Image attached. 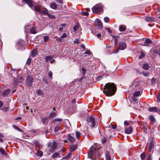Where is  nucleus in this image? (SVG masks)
<instances>
[{"instance_id":"obj_1","label":"nucleus","mask_w":160,"mask_h":160,"mask_svg":"<svg viewBox=\"0 0 160 160\" xmlns=\"http://www.w3.org/2000/svg\"><path fill=\"white\" fill-rule=\"evenodd\" d=\"M103 89L104 93L106 96H111L115 93L117 88L114 83L109 82L105 84Z\"/></svg>"},{"instance_id":"obj_2","label":"nucleus","mask_w":160,"mask_h":160,"mask_svg":"<svg viewBox=\"0 0 160 160\" xmlns=\"http://www.w3.org/2000/svg\"><path fill=\"white\" fill-rule=\"evenodd\" d=\"M99 150V148L98 146L95 145L92 146L88 151V157L92 159H95L99 158L100 155Z\"/></svg>"},{"instance_id":"obj_3","label":"nucleus","mask_w":160,"mask_h":160,"mask_svg":"<svg viewBox=\"0 0 160 160\" xmlns=\"http://www.w3.org/2000/svg\"><path fill=\"white\" fill-rule=\"evenodd\" d=\"M35 11L39 12L42 15L47 14L48 13V10L45 8L42 7L40 5L34 6L33 7Z\"/></svg>"},{"instance_id":"obj_4","label":"nucleus","mask_w":160,"mask_h":160,"mask_svg":"<svg viewBox=\"0 0 160 160\" xmlns=\"http://www.w3.org/2000/svg\"><path fill=\"white\" fill-rule=\"evenodd\" d=\"M88 124L91 127L93 128L96 125V121L95 118L92 116H90L88 117L87 119Z\"/></svg>"},{"instance_id":"obj_5","label":"nucleus","mask_w":160,"mask_h":160,"mask_svg":"<svg viewBox=\"0 0 160 160\" xmlns=\"http://www.w3.org/2000/svg\"><path fill=\"white\" fill-rule=\"evenodd\" d=\"M102 9V5L101 4L99 3L94 6L92 8V11L93 13H97L101 12Z\"/></svg>"},{"instance_id":"obj_6","label":"nucleus","mask_w":160,"mask_h":160,"mask_svg":"<svg viewBox=\"0 0 160 160\" xmlns=\"http://www.w3.org/2000/svg\"><path fill=\"white\" fill-rule=\"evenodd\" d=\"M126 45L123 42H121L119 43V46L118 49L114 52L115 53H117L118 52L119 49L123 50L126 48Z\"/></svg>"},{"instance_id":"obj_7","label":"nucleus","mask_w":160,"mask_h":160,"mask_svg":"<svg viewBox=\"0 0 160 160\" xmlns=\"http://www.w3.org/2000/svg\"><path fill=\"white\" fill-rule=\"evenodd\" d=\"M96 25L99 30H101L102 28V24L101 20L98 18L96 19Z\"/></svg>"},{"instance_id":"obj_8","label":"nucleus","mask_w":160,"mask_h":160,"mask_svg":"<svg viewBox=\"0 0 160 160\" xmlns=\"http://www.w3.org/2000/svg\"><path fill=\"white\" fill-rule=\"evenodd\" d=\"M33 82V78L31 76H28L27 79L26 84L29 87H30Z\"/></svg>"},{"instance_id":"obj_9","label":"nucleus","mask_w":160,"mask_h":160,"mask_svg":"<svg viewBox=\"0 0 160 160\" xmlns=\"http://www.w3.org/2000/svg\"><path fill=\"white\" fill-rule=\"evenodd\" d=\"M152 42V41L149 38L146 39L144 42L143 43L142 45L146 46H149L150 44Z\"/></svg>"},{"instance_id":"obj_10","label":"nucleus","mask_w":160,"mask_h":160,"mask_svg":"<svg viewBox=\"0 0 160 160\" xmlns=\"http://www.w3.org/2000/svg\"><path fill=\"white\" fill-rule=\"evenodd\" d=\"M53 111H51V112L49 114L48 117L50 118H54L57 115V112L54 111L55 110V108H53Z\"/></svg>"},{"instance_id":"obj_11","label":"nucleus","mask_w":160,"mask_h":160,"mask_svg":"<svg viewBox=\"0 0 160 160\" xmlns=\"http://www.w3.org/2000/svg\"><path fill=\"white\" fill-rule=\"evenodd\" d=\"M154 146V142L152 140L149 144L148 146V150L149 152H151Z\"/></svg>"},{"instance_id":"obj_12","label":"nucleus","mask_w":160,"mask_h":160,"mask_svg":"<svg viewBox=\"0 0 160 160\" xmlns=\"http://www.w3.org/2000/svg\"><path fill=\"white\" fill-rule=\"evenodd\" d=\"M23 1L27 4L31 8L33 6L34 2L32 0H22Z\"/></svg>"},{"instance_id":"obj_13","label":"nucleus","mask_w":160,"mask_h":160,"mask_svg":"<svg viewBox=\"0 0 160 160\" xmlns=\"http://www.w3.org/2000/svg\"><path fill=\"white\" fill-rule=\"evenodd\" d=\"M38 32L37 30L36 27L32 26L31 27L30 31V33L32 34H35Z\"/></svg>"},{"instance_id":"obj_14","label":"nucleus","mask_w":160,"mask_h":160,"mask_svg":"<svg viewBox=\"0 0 160 160\" xmlns=\"http://www.w3.org/2000/svg\"><path fill=\"white\" fill-rule=\"evenodd\" d=\"M133 131V129L131 127H130L129 128L126 129L125 132L127 134H129L131 133Z\"/></svg>"},{"instance_id":"obj_15","label":"nucleus","mask_w":160,"mask_h":160,"mask_svg":"<svg viewBox=\"0 0 160 160\" xmlns=\"http://www.w3.org/2000/svg\"><path fill=\"white\" fill-rule=\"evenodd\" d=\"M57 146V143L56 142H53L52 146V150H52V151H51L52 152H53L54 150L56 148Z\"/></svg>"},{"instance_id":"obj_16","label":"nucleus","mask_w":160,"mask_h":160,"mask_svg":"<svg viewBox=\"0 0 160 160\" xmlns=\"http://www.w3.org/2000/svg\"><path fill=\"white\" fill-rule=\"evenodd\" d=\"M68 139L71 142H73L75 141V139L70 135H68Z\"/></svg>"},{"instance_id":"obj_17","label":"nucleus","mask_w":160,"mask_h":160,"mask_svg":"<svg viewBox=\"0 0 160 160\" xmlns=\"http://www.w3.org/2000/svg\"><path fill=\"white\" fill-rule=\"evenodd\" d=\"M158 109L156 107L150 108H148V111L150 112H157Z\"/></svg>"},{"instance_id":"obj_18","label":"nucleus","mask_w":160,"mask_h":160,"mask_svg":"<svg viewBox=\"0 0 160 160\" xmlns=\"http://www.w3.org/2000/svg\"><path fill=\"white\" fill-rule=\"evenodd\" d=\"M50 7L53 9H56L57 8V5L54 2H52L50 4Z\"/></svg>"},{"instance_id":"obj_19","label":"nucleus","mask_w":160,"mask_h":160,"mask_svg":"<svg viewBox=\"0 0 160 160\" xmlns=\"http://www.w3.org/2000/svg\"><path fill=\"white\" fill-rule=\"evenodd\" d=\"M34 144L35 145V147H38L39 149H40L42 147V146L38 142V141H34Z\"/></svg>"},{"instance_id":"obj_20","label":"nucleus","mask_w":160,"mask_h":160,"mask_svg":"<svg viewBox=\"0 0 160 160\" xmlns=\"http://www.w3.org/2000/svg\"><path fill=\"white\" fill-rule=\"evenodd\" d=\"M10 90L8 89L4 92L2 93L3 96L5 97L8 95L9 94Z\"/></svg>"},{"instance_id":"obj_21","label":"nucleus","mask_w":160,"mask_h":160,"mask_svg":"<svg viewBox=\"0 0 160 160\" xmlns=\"http://www.w3.org/2000/svg\"><path fill=\"white\" fill-rule=\"evenodd\" d=\"M0 152L3 156H8L7 153L3 148H0Z\"/></svg>"},{"instance_id":"obj_22","label":"nucleus","mask_w":160,"mask_h":160,"mask_svg":"<svg viewBox=\"0 0 160 160\" xmlns=\"http://www.w3.org/2000/svg\"><path fill=\"white\" fill-rule=\"evenodd\" d=\"M119 30L120 31H124L126 30V26L124 25L120 26Z\"/></svg>"},{"instance_id":"obj_23","label":"nucleus","mask_w":160,"mask_h":160,"mask_svg":"<svg viewBox=\"0 0 160 160\" xmlns=\"http://www.w3.org/2000/svg\"><path fill=\"white\" fill-rule=\"evenodd\" d=\"M37 151V153H36V154L37 156L40 157L42 156L43 153L41 151L38 150Z\"/></svg>"},{"instance_id":"obj_24","label":"nucleus","mask_w":160,"mask_h":160,"mask_svg":"<svg viewBox=\"0 0 160 160\" xmlns=\"http://www.w3.org/2000/svg\"><path fill=\"white\" fill-rule=\"evenodd\" d=\"M77 147V145H72L71 146L70 149V151L71 152H72L74 151Z\"/></svg>"},{"instance_id":"obj_25","label":"nucleus","mask_w":160,"mask_h":160,"mask_svg":"<svg viewBox=\"0 0 160 160\" xmlns=\"http://www.w3.org/2000/svg\"><path fill=\"white\" fill-rule=\"evenodd\" d=\"M53 57V56H46L45 57V59L46 62H48L49 61H50Z\"/></svg>"},{"instance_id":"obj_26","label":"nucleus","mask_w":160,"mask_h":160,"mask_svg":"<svg viewBox=\"0 0 160 160\" xmlns=\"http://www.w3.org/2000/svg\"><path fill=\"white\" fill-rule=\"evenodd\" d=\"M140 95V91H137L135 92L133 94L134 97H138Z\"/></svg>"},{"instance_id":"obj_27","label":"nucleus","mask_w":160,"mask_h":160,"mask_svg":"<svg viewBox=\"0 0 160 160\" xmlns=\"http://www.w3.org/2000/svg\"><path fill=\"white\" fill-rule=\"evenodd\" d=\"M37 54V50L36 49L33 50L32 52L31 56L32 57H34Z\"/></svg>"},{"instance_id":"obj_28","label":"nucleus","mask_w":160,"mask_h":160,"mask_svg":"<svg viewBox=\"0 0 160 160\" xmlns=\"http://www.w3.org/2000/svg\"><path fill=\"white\" fill-rule=\"evenodd\" d=\"M143 68L145 70H148L149 68V66L147 63H145L143 64Z\"/></svg>"},{"instance_id":"obj_29","label":"nucleus","mask_w":160,"mask_h":160,"mask_svg":"<svg viewBox=\"0 0 160 160\" xmlns=\"http://www.w3.org/2000/svg\"><path fill=\"white\" fill-rule=\"evenodd\" d=\"M36 93L40 96H43V93L41 90L38 89L36 91Z\"/></svg>"},{"instance_id":"obj_30","label":"nucleus","mask_w":160,"mask_h":160,"mask_svg":"<svg viewBox=\"0 0 160 160\" xmlns=\"http://www.w3.org/2000/svg\"><path fill=\"white\" fill-rule=\"evenodd\" d=\"M60 155V153L58 152H55L52 156V158H57L58 156H59Z\"/></svg>"},{"instance_id":"obj_31","label":"nucleus","mask_w":160,"mask_h":160,"mask_svg":"<svg viewBox=\"0 0 160 160\" xmlns=\"http://www.w3.org/2000/svg\"><path fill=\"white\" fill-rule=\"evenodd\" d=\"M62 121V119L60 118H55L53 120L52 122H61Z\"/></svg>"},{"instance_id":"obj_32","label":"nucleus","mask_w":160,"mask_h":160,"mask_svg":"<svg viewBox=\"0 0 160 160\" xmlns=\"http://www.w3.org/2000/svg\"><path fill=\"white\" fill-rule=\"evenodd\" d=\"M153 18L151 17H148L146 18V20L148 22H151L153 21Z\"/></svg>"},{"instance_id":"obj_33","label":"nucleus","mask_w":160,"mask_h":160,"mask_svg":"<svg viewBox=\"0 0 160 160\" xmlns=\"http://www.w3.org/2000/svg\"><path fill=\"white\" fill-rule=\"evenodd\" d=\"M145 56V54L144 52L142 51L141 52V55L139 56V58L141 59L144 57Z\"/></svg>"},{"instance_id":"obj_34","label":"nucleus","mask_w":160,"mask_h":160,"mask_svg":"<svg viewBox=\"0 0 160 160\" xmlns=\"http://www.w3.org/2000/svg\"><path fill=\"white\" fill-rule=\"evenodd\" d=\"M149 119L152 122H154L155 121V119L153 115L149 116Z\"/></svg>"},{"instance_id":"obj_35","label":"nucleus","mask_w":160,"mask_h":160,"mask_svg":"<svg viewBox=\"0 0 160 160\" xmlns=\"http://www.w3.org/2000/svg\"><path fill=\"white\" fill-rule=\"evenodd\" d=\"M105 160H111V158L110 155L108 153H107L106 155Z\"/></svg>"},{"instance_id":"obj_36","label":"nucleus","mask_w":160,"mask_h":160,"mask_svg":"<svg viewBox=\"0 0 160 160\" xmlns=\"http://www.w3.org/2000/svg\"><path fill=\"white\" fill-rule=\"evenodd\" d=\"M140 157L141 159H144L146 157V154L145 152L142 153L140 155Z\"/></svg>"},{"instance_id":"obj_37","label":"nucleus","mask_w":160,"mask_h":160,"mask_svg":"<svg viewBox=\"0 0 160 160\" xmlns=\"http://www.w3.org/2000/svg\"><path fill=\"white\" fill-rule=\"evenodd\" d=\"M47 15L50 18L52 19H54L55 18V16L53 15H50L49 13H48Z\"/></svg>"},{"instance_id":"obj_38","label":"nucleus","mask_w":160,"mask_h":160,"mask_svg":"<svg viewBox=\"0 0 160 160\" xmlns=\"http://www.w3.org/2000/svg\"><path fill=\"white\" fill-rule=\"evenodd\" d=\"M49 37L48 36H44L43 39L45 42H47L49 39Z\"/></svg>"},{"instance_id":"obj_39","label":"nucleus","mask_w":160,"mask_h":160,"mask_svg":"<svg viewBox=\"0 0 160 160\" xmlns=\"http://www.w3.org/2000/svg\"><path fill=\"white\" fill-rule=\"evenodd\" d=\"M76 136L77 138L78 139L80 136V133L78 131L76 132Z\"/></svg>"},{"instance_id":"obj_40","label":"nucleus","mask_w":160,"mask_h":160,"mask_svg":"<svg viewBox=\"0 0 160 160\" xmlns=\"http://www.w3.org/2000/svg\"><path fill=\"white\" fill-rule=\"evenodd\" d=\"M71 154L70 153L68 154L66 156H65L63 158L66 159H68L69 158H70L71 156Z\"/></svg>"},{"instance_id":"obj_41","label":"nucleus","mask_w":160,"mask_h":160,"mask_svg":"<svg viewBox=\"0 0 160 160\" xmlns=\"http://www.w3.org/2000/svg\"><path fill=\"white\" fill-rule=\"evenodd\" d=\"M32 60V59L30 58H29L28 60H27V64L28 65H30L31 64V61Z\"/></svg>"},{"instance_id":"obj_42","label":"nucleus","mask_w":160,"mask_h":160,"mask_svg":"<svg viewBox=\"0 0 160 160\" xmlns=\"http://www.w3.org/2000/svg\"><path fill=\"white\" fill-rule=\"evenodd\" d=\"M107 140V138H102L101 139V141L102 143H104L106 142Z\"/></svg>"},{"instance_id":"obj_43","label":"nucleus","mask_w":160,"mask_h":160,"mask_svg":"<svg viewBox=\"0 0 160 160\" xmlns=\"http://www.w3.org/2000/svg\"><path fill=\"white\" fill-rule=\"evenodd\" d=\"M13 127V128H14L15 129H16L17 130H18V131H19L20 132H23V131H22V130H21V129H20V128H19L18 127H17V126H14Z\"/></svg>"},{"instance_id":"obj_44","label":"nucleus","mask_w":160,"mask_h":160,"mask_svg":"<svg viewBox=\"0 0 160 160\" xmlns=\"http://www.w3.org/2000/svg\"><path fill=\"white\" fill-rule=\"evenodd\" d=\"M104 21L106 23H108L109 21V19L108 17H105L104 18Z\"/></svg>"},{"instance_id":"obj_45","label":"nucleus","mask_w":160,"mask_h":160,"mask_svg":"<svg viewBox=\"0 0 160 160\" xmlns=\"http://www.w3.org/2000/svg\"><path fill=\"white\" fill-rule=\"evenodd\" d=\"M96 36L97 37L99 38L100 39H102V38L101 36V34L100 33H98L97 34H96Z\"/></svg>"},{"instance_id":"obj_46","label":"nucleus","mask_w":160,"mask_h":160,"mask_svg":"<svg viewBox=\"0 0 160 160\" xmlns=\"http://www.w3.org/2000/svg\"><path fill=\"white\" fill-rule=\"evenodd\" d=\"M61 129V128L59 127H57L55 128L54 129V131L55 132H57L59 130Z\"/></svg>"},{"instance_id":"obj_47","label":"nucleus","mask_w":160,"mask_h":160,"mask_svg":"<svg viewBox=\"0 0 160 160\" xmlns=\"http://www.w3.org/2000/svg\"><path fill=\"white\" fill-rule=\"evenodd\" d=\"M90 52L89 50H88L85 52L83 54V56L85 57V56L84 55V54H88L89 55H90Z\"/></svg>"},{"instance_id":"obj_48","label":"nucleus","mask_w":160,"mask_h":160,"mask_svg":"<svg viewBox=\"0 0 160 160\" xmlns=\"http://www.w3.org/2000/svg\"><path fill=\"white\" fill-rule=\"evenodd\" d=\"M67 36V35L65 33H64L63 34L60 36L61 38H64Z\"/></svg>"},{"instance_id":"obj_49","label":"nucleus","mask_w":160,"mask_h":160,"mask_svg":"<svg viewBox=\"0 0 160 160\" xmlns=\"http://www.w3.org/2000/svg\"><path fill=\"white\" fill-rule=\"evenodd\" d=\"M157 99L158 102H160V92L157 96Z\"/></svg>"},{"instance_id":"obj_50","label":"nucleus","mask_w":160,"mask_h":160,"mask_svg":"<svg viewBox=\"0 0 160 160\" xmlns=\"http://www.w3.org/2000/svg\"><path fill=\"white\" fill-rule=\"evenodd\" d=\"M82 13L84 16H87L88 15V13L86 12H82Z\"/></svg>"},{"instance_id":"obj_51","label":"nucleus","mask_w":160,"mask_h":160,"mask_svg":"<svg viewBox=\"0 0 160 160\" xmlns=\"http://www.w3.org/2000/svg\"><path fill=\"white\" fill-rule=\"evenodd\" d=\"M135 97H136L133 96V97H132V99L133 101L136 102L138 101V99L137 98Z\"/></svg>"},{"instance_id":"obj_52","label":"nucleus","mask_w":160,"mask_h":160,"mask_svg":"<svg viewBox=\"0 0 160 160\" xmlns=\"http://www.w3.org/2000/svg\"><path fill=\"white\" fill-rule=\"evenodd\" d=\"M78 24H77L76 25H75L74 27H73V29L74 30V31H76L77 29L78 28Z\"/></svg>"},{"instance_id":"obj_53","label":"nucleus","mask_w":160,"mask_h":160,"mask_svg":"<svg viewBox=\"0 0 160 160\" xmlns=\"http://www.w3.org/2000/svg\"><path fill=\"white\" fill-rule=\"evenodd\" d=\"M80 40L78 39H76L74 41V42L75 43L78 44Z\"/></svg>"},{"instance_id":"obj_54","label":"nucleus","mask_w":160,"mask_h":160,"mask_svg":"<svg viewBox=\"0 0 160 160\" xmlns=\"http://www.w3.org/2000/svg\"><path fill=\"white\" fill-rule=\"evenodd\" d=\"M129 123L127 121H125L124 122V125H126V126H128L129 125Z\"/></svg>"},{"instance_id":"obj_55","label":"nucleus","mask_w":160,"mask_h":160,"mask_svg":"<svg viewBox=\"0 0 160 160\" xmlns=\"http://www.w3.org/2000/svg\"><path fill=\"white\" fill-rule=\"evenodd\" d=\"M57 2L60 4L63 3V1L62 0H55Z\"/></svg>"},{"instance_id":"obj_56","label":"nucleus","mask_w":160,"mask_h":160,"mask_svg":"<svg viewBox=\"0 0 160 160\" xmlns=\"http://www.w3.org/2000/svg\"><path fill=\"white\" fill-rule=\"evenodd\" d=\"M106 29L107 30L108 32L110 33H111L112 32V31H111L110 28H106Z\"/></svg>"},{"instance_id":"obj_57","label":"nucleus","mask_w":160,"mask_h":160,"mask_svg":"<svg viewBox=\"0 0 160 160\" xmlns=\"http://www.w3.org/2000/svg\"><path fill=\"white\" fill-rule=\"evenodd\" d=\"M2 110L6 111L8 110V108L6 107H3L2 108Z\"/></svg>"},{"instance_id":"obj_58","label":"nucleus","mask_w":160,"mask_h":160,"mask_svg":"<svg viewBox=\"0 0 160 160\" xmlns=\"http://www.w3.org/2000/svg\"><path fill=\"white\" fill-rule=\"evenodd\" d=\"M48 76L50 78H51L52 76V73L51 71H50L48 73Z\"/></svg>"},{"instance_id":"obj_59","label":"nucleus","mask_w":160,"mask_h":160,"mask_svg":"<svg viewBox=\"0 0 160 160\" xmlns=\"http://www.w3.org/2000/svg\"><path fill=\"white\" fill-rule=\"evenodd\" d=\"M46 119V118H44L42 120V122L43 124H45V120Z\"/></svg>"},{"instance_id":"obj_60","label":"nucleus","mask_w":160,"mask_h":160,"mask_svg":"<svg viewBox=\"0 0 160 160\" xmlns=\"http://www.w3.org/2000/svg\"><path fill=\"white\" fill-rule=\"evenodd\" d=\"M82 70L83 72V74H85V72H86L85 69V68H83L82 69Z\"/></svg>"},{"instance_id":"obj_61","label":"nucleus","mask_w":160,"mask_h":160,"mask_svg":"<svg viewBox=\"0 0 160 160\" xmlns=\"http://www.w3.org/2000/svg\"><path fill=\"white\" fill-rule=\"evenodd\" d=\"M155 80H156V79H155L154 78H153L152 79L151 81V82H152V83H154V82H155Z\"/></svg>"},{"instance_id":"obj_62","label":"nucleus","mask_w":160,"mask_h":160,"mask_svg":"<svg viewBox=\"0 0 160 160\" xmlns=\"http://www.w3.org/2000/svg\"><path fill=\"white\" fill-rule=\"evenodd\" d=\"M136 82H133L132 83V85L134 86L135 87H136V86L138 85L137 84H136Z\"/></svg>"},{"instance_id":"obj_63","label":"nucleus","mask_w":160,"mask_h":160,"mask_svg":"<svg viewBox=\"0 0 160 160\" xmlns=\"http://www.w3.org/2000/svg\"><path fill=\"white\" fill-rule=\"evenodd\" d=\"M52 146V143L50 142H49L48 144V147H50L51 146Z\"/></svg>"},{"instance_id":"obj_64","label":"nucleus","mask_w":160,"mask_h":160,"mask_svg":"<svg viewBox=\"0 0 160 160\" xmlns=\"http://www.w3.org/2000/svg\"><path fill=\"white\" fill-rule=\"evenodd\" d=\"M147 160H151V158L150 156H148L147 157Z\"/></svg>"}]
</instances>
